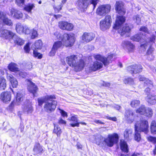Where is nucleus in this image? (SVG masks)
<instances>
[{"instance_id": "obj_1", "label": "nucleus", "mask_w": 156, "mask_h": 156, "mask_svg": "<svg viewBox=\"0 0 156 156\" xmlns=\"http://www.w3.org/2000/svg\"><path fill=\"white\" fill-rule=\"evenodd\" d=\"M52 37L53 40H61L64 45L66 47L72 46L75 40L74 34L73 33L65 34L62 35L58 31H56L52 34Z\"/></svg>"}, {"instance_id": "obj_2", "label": "nucleus", "mask_w": 156, "mask_h": 156, "mask_svg": "<svg viewBox=\"0 0 156 156\" xmlns=\"http://www.w3.org/2000/svg\"><path fill=\"white\" fill-rule=\"evenodd\" d=\"M66 61L70 66L74 67L76 71H80L84 67L83 61L80 59L78 55H72L66 57Z\"/></svg>"}, {"instance_id": "obj_3", "label": "nucleus", "mask_w": 156, "mask_h": 156, "mask_svg": "<svg viewBox=\"0 0 156 156\" xmlns=\"http://www.w3.org/2000/svg\"><path fill=\"white\" fill-rule=\"evenodd\" d=\"M125 20V17L122 16H117L116 18L115 23L113 28L115 30H118V31L122 36L123 35L126 33H129L131 30V27L129 25L126 24L122 29L121 25Z\"/></svg>"}, {"instance_id": "obj_4", "label": "nucleus", "mask_w": 156, "mask_h": 156, "mask_svg": "<svg viewBox=\"0 0 156 156\" xmlns=\"http://www.w3.org/2000/svg\"><path fill=\"white\" fill-rule=\"evenodd\" d=\"M98 2L99 0H78L76 4L78 9L81 11H84L90 4H92L93 9H94Z\"/></svg>"}, {"instance_id": "obj_5", "label": "nucleus", "mask_w": 156, "mask_h": 156, "mask_svg": "<svg viewBox=\"0 0 156 156\" xmlns=\"http://www.w3.org/2000/svg\"><path fill=\"white\" fill-rule=\"evenodd\" d=\"M148 122L147 121L144 119H140L137 121L135 124V129L138 130L140 132H143L147 134L149 132Z\"/></svg>"}, {"instance_id": "obj_6", "label": "nucleus", "mask_w": 156, "mask_h": 156, "mask_svg": "<svg viewBox=\"0 0 156 156\" xmlns=\"http://www.w3.org/2000/svg\"><path fill=\"white\" fill-rule=\"evenodd\" d=\"M42 42L40 40L36 41L34 44L32 45L31 49L33 51V55L35 57H37L39 59L42 58V55L37 52L38 50H41L42 47Z\"/></svg>"}, {"instance_id": "obj_7", "label": "nucleus", "mask_w": 156, "mask_h": 156, "mask_svg": "<svg viewBox=\"0 0 156 156\" xmlns=\"http://www.w3.org/2000/svg\"><path fill=\"white\" fill-rule=\"evenodd\" d=\"M118 135L116 133L109 134L107 138L104 140V145H106L109 147H112L115 143L118 141Z\"/></svg>"}, {"instance_id": "obj_8", "label": "nucleus", "mask_w": 156, "mask_h": 156, "mask_svg": "<svg viewBox=\"0 0 156 156\" xmlns=\"http://www.w3.org/2000/svg\"><path fill=\"white\" fill-rule=\"evenodd\" d=\"M112 22L111 17L110 15H106L105 19L101 20L100 22V29L105 31L109 28Z\"/></svg>"}, {"instance_id": "obj_9", "label": "nucleus", "mask_w": 156, "mask_h": 156, "mask_svg": "<svg viewBox=\"0 0 156 156\" xmlns=\"http://www.w3.org/2000/svg\"><path fill=\"white\" fill-rule=\"evenodd\" d=\"M51 99L46 102L44 106V110L48 113L54 111L57 105V102L55 100Z\"/></svg>"}, {"instance_id": "obj_10", "label": "nucleus", "mask_w": 156, "mask_h": 156, "mask_svg": "<svg viewBox=\"0 0 156 156\" xmlns=\"http://www.w3.org/2000/svg\"><path fill=\"white\" fill-rule=\"evenodd\" d=\"M114 56V55L110 54L106 58L104 56L100 55H95L94 57L96 60L101 61L105 66L108 65L112 60Z\"/></svg>"}, {"instance_id": "obj_11", "label": "nucleus", "mask_w": 156, "mask_h": 156, "mask_svg": "<svg viewBox=\"0 0 156 156\" xmlns=\"http://www.w3.org/2000/svg\"><path fill=\"white\" fill-rule=\"evenodd\" d=\"M111 5L105 4L100 5L97 9L96 14L100 16H104L110 11Z\"/></svg>"}, {"instance_id": "obj_12", "label": "nucleus", "mask_w": 156, "mask_h": 156, "mask_svg": "<svg viewBox=\"0 0 156 156\" xmlns=\"http://www.w3.org/2000/svg\"><path fill=\"white\" fill-rule=\"evenodd\" d=\"M0 22L3 25L9 27H12L13 25L12 21L8 18L6 13L0 11Z\"/></svg>"}, {"instance_id": "obj_13", "label": "nucleus", "mask_w": 156, "mask_h": 156, "mask_svg": "<svg viewBox=\"0 0 156 156\" xmlns=\"http://www.w3.org/2000/svg\"><path fill=\"white\" fill-rule=\"evenodd\" d=\"M23 33L25 34L30 35L31 38L32 39L35 38L38 36V34L37 30L35 28L30 29L27 26H24Z\"/></svg>"}, {"instance_id": "obj_14", "label": "nucleus", "mask_w": 156, "mask_h": 156, "mask_svg": "<svg viewBox=\"0 0 156 156\" xmlns=\"http://www.w3.org/2000/svg\"><path fill=\"white\" fill-rule=\"evenodd\" d=\"M0 36L6 39L10 40L14 39L16 35L12 31L6 29H4L1 31Z\"/></svg>"}, {"instance_id": "obj_15", "label": "nucleus", "mask_w": 156, "mask_h": 156, "mask_svg": "<svg viewBox=\"0 0 156 156\" xmlns=\"http://www.w3.org/2000/svg\"><path fill=\"white\" fill-rule=\"evenodd\" d=\"M58 26L62 30L69 31L71 30L73 27V25L72 24L63 21L59 22Z\"/></svg>"}, {"instance_id": "obj_16", "label": "nucleus", "mask_w": 156, "mask_h": 156, "mask_svg": "<svg viewBox=\"0 0 156 156\" xmlns=\"http://www.w3.org/2000/svg\"><path fill=\"white\" fill-rule=\"evenodd\" d=\"M10 16L14 18L19 19L23 17V13L16 9L12 8L10 9Z\"/></svg>"}, {"instance_id": "obj_17", "label": "nucleus", "mask_w": 156, "mask_h": 156, "mask_svg": "<svg viewBox=\"0 0 156 156\" xmlns=\"http://www.w3.org/2000/svg\"><path fill=\"white\" fill-rule=\"evenodd\" d=\"M124 3L121 1H117L115 4V9L118 13L121 15H124L126 10L123 8Z\"/></svg>"}, {"instance_id": "obj_18", "label": "nucleus", "mask_w": 156, "mask_h": 156, "mask_svg": "<svg viewBox=\"0 0 156 156\" xmlns=\"http://www.w3.org/2000/svg\"><path fill=\"white\" fill-rule=\"evenodd\" d=\"M123 47L129 52H133L135 46L130 42L128 41H124L122 44Z\"/></svg>"}, {"instance_id": "obj_19", "label": "nucleus", "mask_w": 156, "mask_h": 156, "mask_svg": "<svg viewBox=\"0 0 156 156\" xmlns=\"http://www.w3.org/2000/svg\"><path fill=\"white\" fill-rule=\"evenodd\" d=\"M142 67L140 65H136L129 66L127 68V70L131 73H137L141 72L142 71Z\"/></svg>"}, {"instance_id": "obj_20", "label": "nucleus", "mask_w": 156, "mask_h": 156, "mask_svg": "<svg viewBox=\"0 0 156 156\" xmlns=\"http://www.w3.org/2000/svg\"><path fill=\"white\" fill-rule=\"evenodd\" d=\"M95 37L94 34L92 33H84L82 36V40L83 42L87 43L92 40Z\"/></svg>"}, {"instance_id": "obj_21", "label": "nucleus", "mask_w": 156, "mask_h": 156, "mask_svg": "<svg viewBox=\"0 0 156 156\" xmlns=\"http://www.w3.org/2000/svg\"><path fill=\"white\" fill-rule=\"evenodd\" d=\"M125 117L128 122L132 123L134 119V116L133 111L131 110H126L125 114Z\"/></svg>"}, {"instance_id": "obj_22", "label": "nucleus", "mask_w": 156, "mask_h": 156, "mask_svg": "<svg viewBox=\"0 0 156 156\" xmlns=\"http://www.w3.org/2000/svg\"><path fill=\"white\" fill-rule=\"evenodd\" d=\"M29 84L28 85V89L30 92L33 95L34 97L37 96V92L38 88L31 81H29Z\"/></svg>"}, {"instance_id": "obj_23", "label": "nucleus", "mask_w": 156, "mask_h": 156, "mask_svg": "<svg viewBox=\"0 0 156 156\" xmlns=\"http://www.w3.org/2000/svg\"><path fill=\"white\" fill-rule=\"evenodd\" d=\"M53 99H55L54 95H47L43 97L39 98L37 99L38 105L41 106L44 102L45 103L47 101Z\"/></svg>"}, {"instance_id": "obj_24", "label": "nucleus", "mask_w": 156, "mask_h": 156, "mask_svg": "<svg viewBox=\"0 0 156 156\" xmlns=\"http://www.w3.org/2000/svg\"><path fill=\"white\" fill-rule=\"evenodd\" d=\"M102 66L103 63L96 61L90 66L89 69L90 71H96L101 68Z\"/></svg>"}, {"instance_id": "obj_25", "label": "nucleus", "mask_w": 156, "mask_h": 156, "mask_svg": "<svg viewBox=\"0 0 156 156\" xmlns=\"http://www.w3.org/2000/svg\"><path fill=\"white\" fill-rule=\"evenodd\" d=\"M22 108L23 112L27 114H31L33 111V109L30 102H27L23 105Z\"/></svg>"}, {"instance_id": "obj_26", "label": "nucleus", "mask_w": 156, "mask_h": 156, "mask_svg": "<svg viewBox=\"0 0 156 156\" xmlns=\"http://www.w3.org/2000/svg\"><path fill=\"white\" fill-rule=\"evenodd\" d=\"M142 36V35L141 33L138 34L131 37L130 39L133 41L139 42L144 43L145 42V40Z\"/></svg>"}, {"instance_id": "obj_27", "label": "nucleus", "mask_w": 156, "mask_h": 156, "mask_svg": "<svg viewBox=\"0 0 156 156\" xmlns=\"http://www.w3.org/2000/svg\"><path fill=\"white\" fill-rule=\"evenodd\" d=\"M7 78L13 88L17 87L18 85V82L16 78H14L12 75L9 74L7 75Z\"/></svg>"}, {"instance_id": "obj_28", "label": "nucleus", "mask_w": 156, "mask_h": 156, "mask_svg": "<svg viewBox=\"0 0 156 156\" xmlns=\"http://www.w3.org/2000/svg\"><path fill=\"white\" fill-rule=\"evenodd\" d=\"M1 99L4 102L10 101L11 99V93L9 92H4L2 93Z\"/></svg>"}, {"instance_id": "obj_29", "label": "nucleus", "mask_w": 156, "mask_h": 156, "mask_svg": "<svg viewBox=\"0 0 156 156\" xmlns=\"http://www.w3.org/2000/svg\"><path fill=\"white\" fill-rule=\"evenodd\" d=\"M155 40V36H153L150 38L149 42H148L147 40H145L144 43H143L141 45V48L143 50H145L148 46H149L150 45L151 43L152 42H154Z\"/></svg>"}, {"instance_id": "obj_30", "label": "nucleus", "mask_w": 156, "mask_h": 156, "mask_svg": "<svg viewBox=\"0 0 156 156\" xmlns=\"http://www.w3.org/2000/svg\"><path fill=\"white\" fill-rule=\"evenodd\" d=\"M23 95L19 93H17L16 101H14L12 102L10 105V107H12L14 105H18L20 104V102L23 100Z\"/></svg>"}, {"instance_id": "obj_31", "label": "nucleus", "mask_w": 156, "mask_h": 156, "mask_svg": "<svg viewBox=\"0 0 156 156\" xmlns=\"http://www.w3.org/2000/svg\"><path fill=\"white\" fill-rule=\"evenodd\" d=\"M120 148L121 150L126 153L129 151V149L126 143L123 140H121L120 141Z\"/></svg>"}, {"instance_id": "obj_32", "label": "nucleus", "mask_w": 156, "mask_h": 156, "mask_svg": "<svg viewBox=\"0 0 156 156\" xmlns=\"http://www.w3.org/2000/svg\"><path fill=\"white\" fill-rule=\"evenodd\" d=\"M105 138L101 135H98L95 137V141L96 144L102 146H104V140Z\"/></svg>"}, {"instance_id": "obj_33", "label": "nucleus", "mask_w": 156, "mask_h": 156, "mask_svg": "<svg viewBox=\"0 0 156 156\" xmlns=\"http://www.w3.org/2000/svg\"><path fill=\"white\" fill-rule=\"evenodd\" d=\"M146 99L148 103L151 104H154L156 103V95H148Z\"/></svg>"}, {"instance_id": "obj_34", "label": "nucleus", "mask_w": 156, "mask_h": 156, "mask_svg": "<svg viewBox=\"0 0 156 156\" xmlns=\"http://www.w3.org/2000/svg\"><path fill=\"white\" fill-rule=\"evenodd\" d=\"M24 26L20 23L16 24V30L17 33L19 34H22L23 33V30Z\"/></svg>"}, {"instance_id": "obj_35", "label": "nucleus", "mask_w": 156, "mask_h": 156, "mask_svg": "<svg viewBox=\"0 0 156 156\" xmlns=\"http://www.w3.org/2000/svg\"><path fill=\"white\" fill-rule=\"evenodd\" d=\"M139 79L140 81H144L145 83L147 85L150 87L153 86L151 81L149 80L148 79L146 78L143 76H139Z\"/></svg>"}, {"instance_id": "obj_36", "label": "nucleus", "mask_w": 156, "mask_h": 156, "mask_svg": "<svg viewBox=\"0 0 156 156\" xmlns=\"http://www.w3.org/2000/svg\"><path fill=\"white\" fill-rule=\"evenodd\" d=\"M70 121L76 122L75 123H70V125L73 127L79 126V123L78 122V119L77 115H74L72 116L70 119Z\"/></svg>"}, {"instance_id": "obj_37", "label": "nucleus", "mask_w": 156, "mask_h": 156, "mask_svg": "<svg viewBox=\"0 0 156 156\" xmlns=\"http://www.w3.org/2000/svg\"><path fill=\"white\" fill-rule=\"evenodd\" d=\"M8 68L10 71L16 73L19 70V69L16 64L13 63H10L8 66Z\"/></svg>"}, {"instance_id": "obj_38", "label": "nucleus", "mask_w": 156, "mask_h": 156, "mask_svg": "<svg viewBox=\"0 0 156 156\" xmlns=\"http://www.w3.org/2000/svg\"><path fill=\"white\" fill-rule=\"evenodd\" d=\"M151 132L153 134H156V121H152L151 124Z\"/></svg>"}, {"instance_id": "obj_39", "label": "nucleus", "mask_w": 156, "mask_h": 156, "mask_svg": "<svg viewBox=\"0 0 156 156\" xmlns=\"http://www.w3.org/2000/svg\"><path fill=\"white\" fill-rule=\"evenodd\" d=\"M33 150L37 154L41 153L43 151V149L40 144L37 143L35 145Z\"/></svg>"}, {"instance_id": "obj_40", "label": "nucleus", "mask_w": 156, "mask_h": 156, "mask_svg": "<svg viewBox=\"0 0 156 156\" xmlns=\"http://www.w3.org/2000/svg\"><path fill=\"white\" fill-rule=\"evenodd\" d=\"M6 80L3 77H0V90H3L6 87Z\"/></svg>"}, {"instance_id": "obj_41", "label": "nucleus", "mask_w": 156, "mask_h": 156, "mask_svg": "<svg viewBox=\"0 0 156 156\" xmlns=\"http://www.w3.org/2000/svg\"><path fill=\"white\" fill-rule=\"evenodd\" d=\"M62 46V43L61 41H58L55 42L52 47L56 50L61 48Z\"/></svg>"}, {"instance_id": "obj_42", "label": "nucleus", "mask_w": 156, "mask_h": 156, "mask_svg": "<svg viewBox=\"0 0 156 156\" xmlns=\"http://www.w3.org/2000/svg\"><path fill=\"white\" fill-rule=\"evenodd\" d=\"M132 133V130L131 129H126L124 133V138L125 139H128L129 137L131 135Z\"/></svg>"}, {"instance_id": "obj_43", "label": "nucleus", "mask_w": 156, "mask_h": 156, "mask_svg": "<svg viewBox=\"0 0 156 156\" xmlns=\"http://www.w3.org/2000/svg\"><path fill=\"white\" fill-rule=\"evenodd\" d=\"M35 6L34 4L30 3L26 5L24 8V9L27 12H31L32 9Z\"/></svg>"}, {"instance_id": "obj_44", "label": "nucleus", "mask_w": 156, "mask_h": 156, "mask_svg": "<svg viewBox=\"0 0 156 156\" xmlns=\"http://www.w3.org/2000/svg\"><path fill=\"white\" fill-rule=\"evenodd\" d=\"M146 109V108H145L144 105H142L136 110V112L137 113L144 115Z\"/></svg>"}, {"instance_id": "obj_45", "label": "nucleus", "mask_w": 156, "mask_h": 156, "mask_svg": "<svg viewBox=\"0 0 156 156\" xmlns=\"http://www.w3.org/2000/svg\"><path fill=\"white\" fill-rule=\"evenodd\" d=\"M154 49L151 47H150V48L147 51V53L148 55V59L149 60H151L154 59V57L152 55V52L154 51Z\"/></svg>"}, {"instance_id": "obj_46", "label": "nucleus", "mask_w": 156, "mask_h": 156, "mask_svg": "<svg viewBox=\"0 0 156 156\" xmlns=\"http://www.w3.org/2000/svg\"><path fill=\"white\" fill-rule=\"evenodd\" d=\"M153 115L152 109L150 108H146L144 115L148 117H151Z\"/></svg>"}, {"instance_id": "obj_47", "label": "nucleus", "mask_w": 156, "mask_h": 156, "mask_svg": "<svg viewBox=\"0 0 156 156\" xmlns=\"http://www.w3.org/2000/svg\"><path fill=\"white\" fill-rule=\"evenodd\" d=\"M133 20L137 25H140L141 22V18L138 14L134 16L133 17Z\"/></svg>"}, {"instance_id": "obj_48", "label": "nucleus", "mask_w": 156, "mask_h": 156, "mask_svg": "<svg viewBox=\"0 0 156 156\" xmlns=\"http://www.w3.org/2000/svg\"><path fill=\"white\" fill-rule=\"evenodd\" d=\"M14 38H16V40H15V43L17 45H22L24 43V41L22 39L18 37L16 35Z\"/></svg>"}, {"instance_id": "obj_49", "label": "nucleus", "mask_w": 156, "mask_h": 156, "mask_svg": "<svg viewBox=\"0 0 156 156\" xmlns=\"http://www.w3.org/2000/svg\"><path fill=\"white\" fill-rule=\"evenodd\" d=\"M53 132L56 134L57 136H58L60 135L62 132L60 127H58L57 126L55 125Z\"/></svg>"}, {"instance_id": "obj_50", "label": "nucleus", "mask_w": 156, "mask_h": 156, "mask_svg": "<svg viewBox=\"0 0 156 156\" xmlns=\"http://www.w3.org/2000/svg\"><path fill=\"white\" fill-rule=\"evenodd\" d=\"M140 101L138 100H132L131 103V106L132 107L135 108L139 105Z\"/></svg>"}, {"instance_id": "obj_51", "label": "nucleus", "mask_w": 156, "mask_h": 156, "mask_svg": "<svg viewBox=\"0 0 156 156\" xmlns=\"http://www.w3.org/2000/svg\"><path fill=\"white\" fill-rule=\"evenodd\" d=\"M139 131L135 130V135L134 136V139L135 140L139 142L141 139L140 134L138 133Z\"/></svg>"}, {"instance_id": "obj_52", "label": "nucleus", "mask_w": 156, "mask_h": 156, "mask_svg": "<svg viewBox=\"0 0 156 156\" xmlns=\"http://www.w3.org/2000/svg\"><path fill=\"white\" fill-rule=\"evenodd\" d=\"M147 140L153 144L156 143V137L149 136L147 137Z\"/></svg>"}, {"instance_id": "obj_53", "label": "nucleus", "mask_w": 156, "mask_h": 156, "mask_svg": "<svg viewBox=\"0 0 156 156\" xmlns=\"http://www.w3.org/2000/svg\"><path fill=\"white\" fill-rule=\"evenodd\" d=\"M17 76H20L22 78H24L27 76V74L25 73H24L22 71H20L18 70V71L16 72Z\"/></svg>"}, {"instance_id": "obj_54", "label": "nucleus", "mask_w": 156, "mask_h": 156, "mask_svg": "<svg viewBox=\"0 0 156 156\" xmlns=\"http://www.w3.org/2000/svg\"><path fill=\"white\" fill-rule=\"evenodd\" d=\"M124 82L125 84H132L133 83V81L132 79L130 78H128L125 79Z\"/></svg>"}, {"instance_id": "obj_55", "label": "nucleus", "mask_w": 156, "mask_h": 156, "mask_svg": "<svg viewBox=\"0 0 156 156\" xmlns=\"http://www.w3.org/2000/svg\"><path fill=\"white\" fill-rule=\"evenodd\" d=\"M62 4L60 5L58 7H57L55 5H53V8L55 10V11L56 13H58L59 11L62 9Z\"/></svg>"}, {"instance_id": "obj_56", "label": "nucleus", "mask_w": 156, "mask_h": 156, "mask_svg": "<svg viewBox=\"0 0 156 156\" xmlns=\"http://www.w3.org/2000/svg\"><path fill=\"white\" fill-rule=\"evenodd\" d=\"M30 43H28L24 47V50H25V51L27 53H29L30 49Z\"/></svg>"}, {"instance_id": "obj_57", "label": "nucleus", "mask_w": 156, "mask_h": 156, "mask_svg": "<svg viewBox=\"0 0 156 156\" xmlns=\"http://www.w3.org/2000/svg\"><path fill=\"white\" fill-rule=\"evenodd\" d=\"M16 2L18 5L22 6L24 4V0H16Z\"/></svg>"}, {"instance_id": "obj_58", "label": "nucleus", "mask_w": 156, "mask_h": 156, "mask_svg": "<svg viewBox=\"0 0 156 156\" xmlns=\"http://www.w3.org/2000/svg\"><path fill=\"white\" fill-rule=\"evenodd\" d=\"M58 109L60 111V112L61 114V115L62 116H63V117H67V113L66 112L60 108H59Z\"/></svg>"}, {"instance_id": "obj_59", "label": "nucleus", "mask_w": 156, "mask_h": 156, "mask_svg": "<svg viewBox=\"0 0 156 156\" xmlns=\"http://www.w3.org/2000/svg\"><path fill=\"white\" fill-rule=\"evenodd\" d=\"M57 50L52 47L51 51L49 53V55L50 56H54L55 55Z\"/></svg>"}, {"instance_id": "obj_60", "label": "nucleus", "mask_w": 156, "mask_h": 156, "mask_svg": "<svg viewBox=\"0 0 156 156\" xmlns=\"http://www.w3.org/2000/svg\"><path fill=\"white\" fill-rule=\"evenodd\" d=\"M140 31H143L145 33L149 34V33L148 31V29L147 27H141L140 29Z\"/></svg>"}, {"instance_id": "obj_61", "label": "nucleus", "mask_w": 156, "mask_h": 156, "mask_svg": "<svg viewBox=\"0 0 156 156\" xmlns=\"http://www.w3.org/2000/svg\"><path fill=\"white\" fill-rule=\"evenodd\" d=\"M110 85L109 83L108 82L103 81L101 83V86L105 87H108Z\"/></svg>"}, {"instance_id": "obj_62", "label": "nucleus", "mask_w": 156, "mask_h": 156, "mask_svg": "<svg viewBox=\"0 0 156 156\" xmlns=\"http://www.w3.org/2000/svg\"><path fill=\"white\" fill-rule=\"evenodd\" d=\"M106 118L109 120H112L114 121H116L117 120V119L115 117H111L108 116H107Z\"/></svg>"}, {"instance_id": "obj_63", "label": "nucleus", "mask_w": 156, "mask_h": 156, "mask_svg": "<svg viewBox=\"0 0 156 156\" xmlns=\"http://www.w3.org/2000/svg\"><path fill=\"white\" fill-rule=\"evenodd\" d=\"M58 122L60 124H66V121L62 119V118H60Z\"/></svg>"}, {"instance_id": "obj_64", "label": "nucleus", "mask_w": 156, "mask_h": 156, "mask_svg": "<svg viewBox=\"0 0 156 156\" xmlns=\"http://www.w3.org/2000/svg\"><path fill=\"white\" fill-rule=\"evenodd\" d=\"M94 122L97 124H104V123L99 120H95Z\"/></svg>"}]
</instances>
